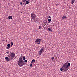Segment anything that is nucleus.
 <instances>
[{
  "mask_svg": "<svg viewBox=\"0 0 77 77\" xmlns=\"http://www.w3.org/2000/svg\"><path fill=\"white\" fill-rule=\"evenodd\" d=\"M12 17L11 16H10L8 17V19L9 20H12Z\"/></svg>",
  "mask_w": 77,
  "mask_h": 77,
  "instance_id": "obj_9",
  "label": "nucleus"
},
{
  "mask_svg": "<svg viewBox=\"0 0 77 77\" xmlns=\"http://www.w3.org/2000/svg\"><path fill=\"white\" fill-rule=\"evenodd\" d=\"M36 61L35 60H34V59H33V60H32V61H31V64H32L33 62H35Z\"/></svg>",
  "mask_w": 77,
  "mask_h": 77,
  "instance_id": "obj_8",
  "label": "nucleus"
},
{
  "mask_svg": "<svg viewBox=\"0 0 77 77\" xmlns=\"http://www.w3.org/2000/svg\"><path fill=\"white\" fill-rule=\"evenodd\" d=\"M31 18L32 22H36L37 21V19L36 18L35 14L34 13H32L31 14Z\"/></svg>",
  "mask_w": 77,
  "mask_h": 77,
  "instance_id": "obj_3",
  "label": "nucleus"
},
{
  "mask_svg": "<svg viewBox=\"0 0 77 77\" xmlns=\"http://www.w3.org/2000/svg\"><path fill=\"white\" fill-rule=\"evenodd\" d=\"M48 30H49V32H52V30L50 29V28H48Z\"/></svg>",
  "mask_w": 77,
  "mask_h": 77,
  "instance_id": "obj_13",
  "label": "nucleus"
},
{
  "mask_svg": "<svg viewBox=\"0 0 77 77\" xmlns=\"http://www.w3.org/2000/svg\"><path fill=\"white\" fill-rule=\"evenodd\" d=\"M8 54H9V52H6Z\"/></svg>",
  "mask_w": 77,
  "mask_h": 77,
  "instance_id": "obj_29",
  "label": "nucleus"
},
{
  "mask_svg": "<svg viewBox=\"0 0 77 77\" xmlns=\"http://www.w3.org/2000/svg\"><path fill=\"white\" fill-rule=\"evenodd\" d=\"M54 57H51V60H54Z\"/></svg>",
  "mask_w": 77,
  "mask_h": 77,
  "instance_id": "obj_22",
  "label": "nucleus"
},
{
  "mask_svg": "<svg viewBox=\"0 0 77 77\" xmlns=\"http://www.w3.org/2000/svg\"><path fill=\"white\" fill-rule=\"evenodd\" d=\"M48 23H49V22H48Z\"/></svg>",
  "mask_w": 77,
  "mask_h": 77,
  "instance_id": "obj_33",
  "label": "nucleus"
},
{
  "mask_svg": "<svg viewBox=\"0 0 77 77\" xmlns=\"http://www.w3.org/2000/svg\"><path fill=\"white\" fill-rule=\"evenodd\" d=\"M25 59H26V58H25V57H23V60H25Z\"/></svg>",
  "mask_w": 77,
  "mask_h": 77,
  "instance_id": "obj_21",
  "label": "nucleus"
},
{
  "mask_svg": "<svg viewBox=\"0 0 77 77\" xmlns=\"http://www.w3.org/2000/svg\"><path fill=\"white\" fill-rule=\"evenodd\" d=\"M41 44V42H38V43H37V44H38V45H39V44Z\"/></svg>",
  "mask_w": 77,
  "mask_h": 77,
  "instance_id": "obj_23",
  "label": "nucleus"
},
{
  "mask_svg": "<svg viewBox=\"0 0 77 77\" xmlns=\"http://www.w3.org/2000/svg\"><path fill=\"white\" fill-rule=\"evenodd\" d=\"M9 57V58H8ZM16 57L15 56V54L14 52H12L10 54H10H9L8 57H6L5 59L7 60V62L9 61L10 60H12L13 58H16Z\"/></svg>",
  "mask_w": 77,
  "mask_h": 77,
  "instance_id": "obj_1",
  "label": "nucleus"
},
{
  "mask_svg": "<svg viewBox=\"0 0 77 77\" xmlns=\"http://www.w3.org/2000/svg\"><path fill=\"white\" fill-rule=\"evenodd\" d=\"M20 4V5H22V2H21Z\"/></svg>",
  "mask_w": 77,
  "mask_h": 77,
  "instance_id": "obj_30",
  "label": "nucleus"
},
{
  "mask_svg": "<svg viewBox=\"0 0 77 77\" xmlns=\"http://www.w3.org/2000/svg\"><path fill=\"white\" fill-rule=\"evenodd\" d=\"M67 66H70V63H68Z\"/></svg>",
  "mask_w": 77,
  "mask_h": 77,
  "instance_id": "obj_19",
  "label": "nucleus"
},
{
  "mask_svg": "<svg viewBox=\"0 0 77 77\" xmlns=\"http://www.w3.org/2000/svg\"><path fill=\"white\" fill-rule=\"evenodd\" d=\"M62 68H64L63 69V72H65L67 71L69 69V66H68L67 63H64L63 65L62 66Z\"/></svg>",
  "mask_w": 77,
  "mask_h": 77,
  "instance_id": "obj_4",
  "label": "nucleus"
},
{
  "mask_svg": "<svg viewBox=\"0 0 77 77\" xmlns=\"http://www.w3.org/2000/svg\"><path fill=\"white\" fill-rule=\"evenodd\" d=\"M10 48H9V47H6L7 49H9Z\"/></svg>",
  "mask_w": 77,
  "mask_h": 77,
  "instance_id": "obj_26",
  "label": "nucleus"
},
{
  "mask_svg": "<svg viewBox=\"0 0 77 77\" xmlns=\"http://www.w3.org/2000/svg\"><path fill=\"white\" fill-rule=\"evenodd\" d=\"M17 64L20 66L21 67L22 66L25 65L26 63H24V61H23L22 59V58H21L20 57L19 59Z\"/></svg>",
  "mask_w": 77,
  "mask_h": 77,
  "instance_id": "obj_2",
  "label": "nucleus"
},
{
  "mask_svg": "<svg viewBox=\"0 0 77 77\" xmlns=\"http://www.w3.org/2000/svg\"><path fill=\"white\" fill-rule=\"evenodd\" d=\"M42 27L41 26H40L38 27V29H40L42 28Z\"/></svg>",
  "mask_w": 77,
  "mask_h": 77,
  "instance_id": "obj_16",
  "label": "nucleus"
},
{
  "mask_svg": "<svg viewBox=\"0 0 77 77\" xmlns=\"http://www.w3.org/2000/svg\"><path fill=\"white\" fill-rule=\"evenodd\" d=\"M71 4H73L75 2V0H71Z\"/></svg>",
  "mask_w": 77,
  "mask_h": 77,
  "instance_id": "obj_10",
  "label": "nucleus"
},
{
  "mask_svg": "<svg viewBox=\"0 0 77 77\" xmlns=\"http://www.w3.org/2000/svg\"><path fill=\"white\" fill-rule=\"evenodd\" d=\"M26 4H25V5H26L27 4H28L29 3V2L28 1H26Z\"/></svg>",
  "mask_w": 77,
  "mask_h": 77,
  "instance_id": "obj_12",
  "label": "nucleus"
},
{
  "mask_svg": "<svg viewBox=\"0 0 77 77\" xmlns=\"http://www.w3.org/2000/svg\"><path fill=\"white\" fill-rule=\"evenodd\" d=\"M11 46H12L13 45V42H11Z\"/></svg>",
  "mask_w": 77,
  "mask_h": 77,
  "instance_id": "obj_18",
  "label": "nucleus"
},
{
  "mask_svg": "<svg viewBox=\"0 0 77 77\" xmlns=\"http://www.w3.org/2000/svg\"><path fill=\"white\" fill-rule=\"evenodd\" d=\"M32 64H31H31H30V67H32Z\"/></svg>",
  "mask_w": 77,
  "mask_h": 77,
  "instance_id": "obj_24",
  "label": "nucleus"
},
{
  "mask_svg": "<svg viewBox=\"0 0 77 77\" xmlns=\"http://www.w3.org/2000/svg\"><path fill=\"white\" fill-rule=\"evenodd\" d=\"M24 62L25 63H26L27 62V60H25Z\"/></svg>",
  "mask_w": 77,
  "mask_h": 77,
  "instance_id": "obj_25",
  "label": "nucleus"
},
{
  "mask_svg": "<svg viewBox=\"0 0 77 77\" xmlns=\"http://www.w3.org/2000/svg\"><path fill=\"white\" fill-rule=\"evenodd\" d=\"M41 53H40V52H39V55H41Z\"/></svg>",
  "mask_w": 77,
  "mask_h": 77,
  "instance_id": "obj_32",
  "label": "nucleus"
},
{
  "mask_svg": "<svg viewBox=\"0 0 77 77\" xmlns=\"http://www.w3.org/2000/svg\"><path fill=\"white\" fill-rule=\"evenodd\" d=\"M66 16H63L62 18V20H65V18H66Z\"/></svg>",
  "mask_w": 77,
  "mask_h": 77,
  "instance_id": "obj_11",
  "label": "nucleus"
},
{
  "mask_svg": "<svg viewBox=\"0 0 77 77\" xmlns=\"http://www.w3.org/2000/svg\"><path fill=\"white\" fill-rule=\"evenodd\" d=\"M10 46H11V45L10 44H8L7 46L8 47H10Z\"/></svg>",
  "mask_w": 77,
  "mask_h": 77,
  "instance_id": "obj_17",
  "label": "nucleus"
},
{
  "mask_svg": "<svg viewBox=\"0 0 77 77\" xmlns=\"http://www.w3.org/2000/svg\"><path fill=\"white\" fill-rule=\"evenodd\" d=\"M47 22V20H46V21H45V22H44V23L42 24V27H44L46 24Z\"/></svg>",
  "mask_w": 77,
  "mask_h": 77,
  "instance_id": "obj_6",
  "label": "nucleus"
},
{
  "mask_svg": "<svg viewBox=\"0 0 77 77\" xmlns=\"http://www.w3.org/2000/svg\"><path fill=\"white\" fill-rule=\"evenodd\" d=\"M41 39L37 38V39L35 40V42H37V43L40 42L41 41Z\"/></svg>",
  "mask_w": 77,
  "mask_h": 77,
  "instance_id": "obj_7",
  "label": "nucleus"
},
{
  "mask_svg": "<svg viewBox=\"0 0 77 77\" xmlns=\"http://www.w3.org/2000/svg\"><path fill=\"white\" fill-rule=\"evenodd\" d=\"M59 5V4L57 3V4L56 5V6H57V5Z\"/></svg>",
  "mask_w": 77,
  "mask_h": 77,
  "instance_id": "obj_27",
  "label": "nucleus"
},
{
  "mask_svg": "<svg viewBox=\"0 0 77 77\" xmlns=\"http://www.w3.org/2000/svg\"><path fill=\"white\" fill-rule=\"evenodd\" d=\"M63 69H64V68H60V70L61 71H63Z\"/></svg>",
  "mask_w": 77,
  "mask_h": 77,
  "instance_id": "obj_15",
  "label": "nucleus"
},
{
  "mask_svg": "<svg viewBox=\"0 0 77 77\" xmlns=\"http://www.w3.org/2000/svg\"><path fill=\"white\" fill-rule=\"evenodd\" d=\"M26 0H23V2L24 3H25Z\"/></svg>",
  "mask_w": 77,
  "mask_h": 77,
  "instance_id": "obj_20",
  "label": "nucleus"
},
{
  "mask_svg": "<svg viewBox=\"0 0 77 77\" xmlns=\"http://www.w3.org/2000/svg\"><path fill=\"white\" fill-rule=\"evenodd\" d=\"M51 18V17L50 16H49V17H48V18Z\"/></svg>",
  "mask_w": 77,
  "mask_h": 77,
  "instance_id": "obj_28",
  "label": "nucleus"
},
{
  "mask_svg": "<svg viewBox=\"0 0 77 77\" xmlns=\"http://www.w3.org/2000/svg\"><path fill=\"white\" fill-rule=\"evenodd\" d=\"M45 50V48L44 47H42V48H41V49L40 50V51H39V53H40V54L42 53L43 51H44Z\"/></svg>",
  "mask_w": 77,
  "mask_h": 77,
  "instance_id": "obj_5",
  "label": "nucleus"
},
{
  "mask_svg": "<svg viewBox=\"0 0 77 77\" xmlns=\"http://www.w3.org/2000/svg\"><path fill=\"white\" fill-rule=\"evenodd\" d=\"M36 65V64H33V66H35Z\"/></svg>",
  "mask_w": 77,
  "mask_h": 77,
  "instance_id": "obj_31",
  "label": "nucleus"
},
{
  "mask_svg": "<svg viewBox=\"0 0 77 77\" xmlns=\"http://www.w3.org/2000/svg\"><path fill=\"white\" fill-rule=\"evenodd\" d=\"M51 19H48V22H51Z\"/></svg>",
  "mask_w": 77,
  "mask_h": 77,
  "instance_id": "obj_14",
  "label": "nucleus"
}]
</instances>
